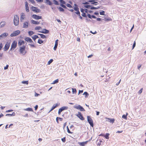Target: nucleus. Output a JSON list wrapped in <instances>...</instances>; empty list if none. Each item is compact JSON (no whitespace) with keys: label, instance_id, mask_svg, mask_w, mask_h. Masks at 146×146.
I'll return each instance as SVG.
<instances>
[{"label":"nucleus","instance_id":"28","mask_svg":"<svg viewBox=\"0 0 146 146\" xmlns=\"http://www.w3.org/2000/svg\"><path fill=\"white\" fill-rule=\"evenodd\" d=\"M110 134L108 133H106L105 135H104V136L107 139H109V137Z\"/></svg>","mask_w":146,"mask_h":146},{"label":"nucleus","instance_id":"61","mask_svg":"<svg viewBox=\"0 0 146 146\" xmlns=\"http://www.w3.org/2000/svg\"><path fill=\"white\" fill-rule=\"evenodd\" d=\"M22 116L24 117H27L28 116V115L27 113H26L25 115H22Z\"/></svg>","mask_w":146,"mask_h":146},{"label":"nucleus","instance_id":"54","mask_svg":"<svg viewBox=\"0 0 146 146\" xmlns=\"http://www.w3.org/2000/svg\"><path fill=\"white\" fill-rule=\"evenodd\" d=\"M66 5V6L68 7H69V8H72V6L71 5H70V4H68V3H67Z\"/></svg>","mask_w":146,"mask_h":146},{"label":"nucleus","instance_id":"12","mask_svg":"<svg viewBox=\"0 0 146 146\" xmlns=\"http://www.w3.org/2000/svg\"><path fill=\"white\" fill-rule=\"evenodd\" d=\"M58 39H57L55 41V45L54 46L53 49L55 51L57 48L58 45Z\"/></svg>","mask_w":146,"mask_h":146},{"label":"nucleus","instance_id":"34","mask_svg":"<svg viewBox=\"0 0 146 146\" xmlns=\"http://www.w3.org/2000/svg\"><path fill=\"white\" fill-rule=\"evenodd\" d=\"M52 1L54 2V3L55 5H59V3L58 1L56 0H53Z\"/></svg>","mask_w":146,"mask_h":146},{"label":"nucleus","instance_id":"59","mask_svg":"<svg viewBox=\"0 0 146 146\" xmlns=\"http://www.w3.org/2000/svg\"><path fill=\"white\" fill-rule=\"evenodd\" d=\"M87 15L88 17L90 19H91L92 18V15H91L90 14H88Z\"/></svg>","mask_w":146,"mask_h":146},{"label":"nucleus","instance_id":"43","mask_svg":"<svg viewBox=\"0 0 146 146\" xmlns=\"http://www.w3.org/2000/svg\"><path fill=\"white\" fill-rule=\"evenodd\" d=\"M28 33L30 36H31L34 34V32L33 31H29L28 32Z\"/></svg>","mask_w":146,"mask_h":146},{"label":"nucleus","instance_id":"4","mask_svg":"<svg viewBox=\"0 0 146 146\" xmlns=\"http://www.w3.org/2000/svg\"><path fill=\"white\" fill-rule=\"evenodd\" d=\"M20 33V31L19 30H17L14 31L10 35V36L11 37L19 35Z\"/></svg>","mask_w":146,"mask_h":146},{"label":"nucleus","instance_id":"25","mask_svg":"<svg viewBox=\"0 0 146 146\" xmlns=\"http://www.w3.org/2000/svg\"><path fill=\"white\" fill-rule=\"evenodd\" d=\"M38 35H40V37L43 39L46 38V37L44 35L41 34H38Z\"/></svg>","mask_w":146,"mask_h":146},{"label":"nucleus","instance_id":"1","mask_svg":"<svg viewBox=\"0 0 146 146\" xmlns=\"http://www.w3.org/2000/svg\"><path fill=\"white\" fill-rule=\"evenodd\" d=\"M19 52L20 54L25 55L27 52L25 51V46L23 45L22 47L19 48Z\"/></svg>","mask_w":146,"mask_h":146},{"label":"nucleus","instance_id":"24","mask_svg":"<svg viewBox=\"0 0 146 146\" xmlns=\"http://www.w3.org/2000/svg\"><path fill=\"white\" fill-rule=\"evenodd\" d=\"M103 141L102 140L100 139H98L97 141V145L99 146L101 144V142Z\"/></svg>","mask_w":146,"mask_h":146},{"label":"nucleus","instance_id":"22","mask_svg":"<svg viewBox=\"0 0 146 146\" xmlns=\"http://www.w3.org/2000/svg\"><path fill=\"white\" fill-rule=\"evenodd\" d=\"M15 113L14 112H13L12 114H7L6 115V116H15Z\"/></svg>","mask_w":146,"mask_h":146},{"label":"nucleus","instance_id":"5","mask_svg":"<svg viewBox=\"0 0 146 146\" xmlns=\"http://www.w3.org/2000/svg\"><path fill=\"white\" fill-rule=\"evenodd\" d=\"M68 109V107L67 106H63L59 109L58 111V114H60L61 112L63 111L66 110Z\"/></svg>","mask_w":146,"mask_h":146},{"label":"nucleus","instance_id":"42","mask_svg":"<svg viewBox=\"0 0 146 146\" xmlns=\"http://www.w3.org/2000/svg\"><path fill=\"white\" fill-rule=\"evenodd\" d=\"M60 1L61 4H66V2L63 0H59Z\"/></svg>","mask_w":146,"mask_h":146},{"label":"nucleus","instance_id":"30","mask_svg":"<svg viewBox=\"0 0 146 146\" xmlns=\"http://www.w3.org/2000/svg\"><path fill=\"white\" fill-rule=\"evenodd\" d=\"M38 38V36L37 35H35L33 36L32 37V38L34 41H35L36 39Z\"/></svg>","mask_w":146,"mask_h":146},{"label":"nucleus","instance_id":"3","mask_svg":"<svg viewBox=\"0 0 146 146\" xmlns=\"http://www.w3.org/2000/svg\"><path fill=\"white\" fill-rule=\"evenodd\" d=\"M87 121L89 124H90L91 126L93 127L94 124L93 121L91 117V116H87Z\"/></svg>","mask_w":146,"mask_h":146},{"label":"nucleus","instance_id":"7","mask_svg":"<svg viewBox=\"0 0 146 146\" xmlns=\"http://www.w3.org/2000/svg\"><path fill=\"white\" fill-rule=\"evenodd\" d=\"M32 17L35 19L38 20L41 19L42 18L41 16H39L36 15H32Z\"/></svg>","mask_w":146,"mask_h":146},{"label":"nucleus","instance_id":"29","mask_svg":"<svg viewBox=\"0 0 146 146\" xmlns=\"http://www.w3.org/2000/svg\"><path fill=\"white\" fill-rule=\"evenodd\" d=\"M33 11L36 13H38L40 12V10L38 8L36 7V9L35 10H33Z\"/></svg>","mask_w":146,"mask_h":146},{"label":"nucleus","instance_id":"38","mask_svg":"<svg viewBox=\"0 0 146 146\" xmlns=\"http://www.w3.org/2000/svg\"><path fill=\"white\" fill-rule=\"evenodd\" d=\"M127 114L126 115H125V114H124L122 116V117L125 119H127Z\"/></svg>","mask_w":146,"mask_h":146},{"label":"nucleus","instance_id":"57","mask_svg":"<svg viewBox=\"0 0 146 146\" xmlns=\"http://www.w3.org/2000/svg\"><path fill=\"white\" fill-rule=\"evenodd\" d=\"M26 10L27 12H29V7H25Z\"/></svg>","mask_w":146,"mask_h":146},{"label":"nucleus","instance_id":"6","mask_svg":"<svg viewBox=\"0 0 146 146\" xmlns=\"http://www.w3.org/2000/svg\"><path fill=\"white\" fill-rule=\"evenodd\" d=\"M79 119L82 120H83L84 119V118L82 115L80 111H78V114L76 115Z\"/></svg>","mask_w":146,"mask_h":146},{"label":"nucleus","instance_id":"20","mask_svg":"<svg viewBox=\"0 0 146 146\" xmlns=\"http://www.w3.org/2000/svg\"><path fill=\"white\" fill-rule=\"evenodd\" d=\"M24 41L23 40L20 39L19 41L18 44L20 46L21 45L23 44H24Z\"/></svg>","mask_w":146,"mask_h":146},{"label":"nucleus","instance_id":"19","mask_svg":"<svg viewBox=\"0 0 146 146\" xmlns=\"http://www.w3.org/2000/svg\"><path fill=\"white\" fill-rule=\"evenodd\" d=\"M88 2L89 3H92V4H94L95 5H96L97 4H96L98 3L97 2L95 1L94 0H89Z\"/></svg>","mask_w":146,"mask_h":146},{"label":"nucleus","instance_id":"51","mask_svg":"<svg viewBox=\"0 0 146 146\" xmlns=\"http://www.w3.org/2000/svg\"><path fill=\"white\" fill-rule=\"evenodd\" d=\"M61 140L62 141L64 142V143L66 141V137H64L62 138L61 139Z\"/></svg>","mask_w":146,"mask_h":146},{"label":"nucleus","instance_id":"49","mask_svg":"<svg viewBox=\"0 0 146 146\" xmlns=\"http://www.w3.org/2000/svg\"><path fill=\"white\" fill-rule=\"evenodd\" d=\"M82 15L84 17H86V18L87 17L86 14V13H85L84 12L83 13H82Z\"/></svg>","mask_w":146,"mask_h":146},{"label":"nucleus","instance_id":"64","mask_svg":"<svg viewBox=\"0 0 146 146\" xmlns=\"http://www.w3.org/2000/svg\"><path fill=\"white\" fill-rule=\"evenodd\" d=\"M31 9H32V11H33V10H35V9H36V7H35L32 6L31 7Z\"/></svg>","mask_w":146,"mask_h":146},{"label":"nucleus","instance_id":"32","mask_svg":"<svg viewBox=\"0 0 146 146\" xmlns=\"http://www.w3.org/2000/svg\"><path fill=\"white\" fill-rule=\"evenodd\" d=\"M79 107H80L79 110H80L81 111H85V109L83 108V107L81 106H79Z\"/></svg>","mask_w":146,"mask_h":146},{"label":"nucleus","instance_id":"48","mask_svg":"<svg viewBox=\"0 0 146 146\" xmlns=\"http://www.w3.org/2000/svg\"><path fill=\"white\" fill-rule=\"evenodd\" d=\"M66 128H67V131L68 133H72V132L70 131L68 126H67L66 127Z\"/></svg>","mask_w":146,"mask_h":146},{"label":"nucleus","instance_id":"44","mask_svg":"<svg viewBox=\"0 0 146 146\" xmlns=\"http://www.w3.org/2000/svg\"><path fill=\"white\" fill-rule=\"evenodd\" d=\"M43 42V41H42V40H41L40 39H38V43L39 44H41Z\"/></svg>","mask_w":146,"mask_h":146},{"label":"nucleus","instance_id":"41","mask_svg":"<svg viewBox=\"0 0 146 146\" xmlns=\"http://www.w3.org/2000/svg\"><path fill=\"white\" fill-rule=\"evenodd\" d=\"M53 61V59H50L48 62L47 64L49 65Z\"/></svg>","mask_w":146,"mask_h":146},{"label":"nucleus","instance_id":"31","mask_svg":"<svg viewBox=\"0 0 146 146\" xmlns=\"http://www.w3.org/2000/svg\"><path fill=\"white\" fill-rule=\"evenodd\" d=\"M57 8L59 9L60 11L64 12V9L61 7H57Z\"/></svg>","mask_w":146,"mask_h":146},{"label":"nucleus","instance_id":"15","mask_svg":"<svg viewBox=\"0 0 146 146\" xmlns=\"http://www.w3.org/2000/svg\"><path fill=\"white\" fill-rule=\"evenodd\" d=\"M39 32L44 34H47L49 33V31L46 29H44L42 31H39Z\"/></svg>","mask_w":146,"mask_h":146},{"label":"nucleus","instance_id":"21","mask_svg":"<svg viewBox=\"0 0 146 146\" xmlns=\"http://www.w3.org/2000/svg\"><path fill=\"white\" fill-rule=\"evenodd\" d=\"M31 23H32L33 24H35L36 25H38L40 24V22L37 21H36L34 20H32L31 21Z\"/></svg>","mask_w":146,"mask_h":146},{"label":"nucleus","instance_id":"39","mask_svg":"<svg viewBox=\"0 0 146 146\" xmlns=\"http://www.w3.org/2000/svg\"><path fill=\"white\" fill-rule=\"evenodd\" d=\"M100 14L101 15H104L105 11H104L102 10L100 12Z\"/></svg>","mask_w":146,"mask_h":146},{"label":"nucleus","instance_id":"60","mask_svg":"<svg viewBox=\"0 0 146 146\" xmlns=\"http://www.w3.org/2000/svg\"><path fill=\"white\" fill-rule=\"evenodd\" d=\"M32 4H34L35 3L34 0H29Z\"/></svg>","mask_w":146,"mask_h":146},{"label":"nucleus","instance_id":"56","mask_svg":"<svg viewBox=\"0 0 146 146\" xmlns=\"http://www.w3.org/2000/svg\"><path fill=\"white\" fill-rule=\"evenodd\" d=\"M135 45H136V42H135V41L134 42L133 44L132 49H133L134 48L135 46Z\"/></svg>","mask_w":146,"mask_h":146},{"label":"nucleus","instance_id":"18","mask_svg":"<svg viewBox=\"0 0 146 146\" xmlns=\"http://www.w3.org/2000/svg\"><path fill=\"white\" fill-rule=\"evenodd\" d=\"M6 24V23L5 21H2L0 24V28L3 27Z\"/></svg>","mask_w":146,"mask_h":146},{"label":"nucleus","instance_id":"52","mask_svg":"<svg viewBox=\"0 0 146 146\" xmlns=\"http://www.w3.org/2000/svg\"><path fill=\"white\" fill-rule=\"evenodd\" d=\"M75 13L78 16L79 15H80V13L79 10L76 11V12H75Z\"/></svg>","mask_w":146,"mask_h":146},{"label":"nucleus","instance_id":"23","mask_svg":"<svg viewBox=\"0 0 146 146\" xmlns=\"http://www.w3.org/2000/svg\"><path fill=\"white\" fill-rule=\"evenodd\" d=\"M60 105V103H57L56 104H54L52 107V109L53 110L55 108H56L57 106Z\"/></svg>","mask_w":146,"mask_h":146},{"label":"nucleus","instance_id":"16","mask_svg":"<svg viewBox=\"0 0 146 146\" xmlns=\"http://www.w3.org/2000/svg\"><path fill=\"white\" fill-rule=\"evenodd\" d=\"M28 27V22L27 21H26L24 22L23 23V28H26Z\"/></svg>","mask_w":146,"mask_h":146},{"label":"nucleus","instance_id":"47","mask_svg":"<svg viewBox=\"0 0 146 146\" xmlns=\"http://www.w3.org/2000/svg\"><path fill=\"white\" fill-rule=\"evenodd\" d=\"M72 92L73 94L76 93V90L75 88H72Z\"/></svg>","mask_w":146,"mask_h":146},{"label":"nucleus","instance_id":"50","mask_svg":"<svg viewBox=\"0 0 146 146\" xmlns=\"http://www.w3.org/2000/svg\"><path fill=\"white\" fill-rule=\"evenodd\" d=\"M60 5L61 7H63L64 8H65V9L67 8V7H66V6L65 5H64V4H60Z\"/></svg>","mask_w":146,"mask_h":146},{"label":"nucleus","instance_id":"26","mask_svg":"<svg viewBox=\"0 0 146 146\" xmlns=\"http://www.w3.org/2000/svg\"><path fill=\"white\" fill-rule=\"evenodd\" d=\"M24 110L25 111H33V110L32 108H28L26 109H24Z\"/></svg>","mask_w":146,"mask_h":146},{"label":"nucleus","instance_id":"58","mask_svg":"<svg viewBox=\"0 0 146 146\" xmlns=\"http://www.w3.org/2000/svg\"><path fill=\"white\" fill-rule=\"evenodd\" d=\"M9 66L8 65H7L6 66L4 67V69L5 70L7 69L8 67H9Z\"/></svg>","mask_w":146,"mask_h":146},{"label":"nucleus","instance_id":"35","mask_svg":"<svg viewBox=\"0 0 146 146\" xmlns=\"http://www.w3.org/2000/svg\"><path fill=\"white\" fill-rule=\"evenodd\" d=\"M22 83L26 84H28L29 83L28 81H23L22 82Z\"/></svg>","mask_w":146,"mask_h":146},{"label":"nucleus","instance_id":"14","mask_svg":"<svg viewBox=\"0 0 146 146\" xmlns=\"http://www.w3.org/2000/svg\"><path fill=\"white\" fill-rule=\"evenodd\" d=\"M25 40L26 41L30 43H32L33 42V41L31 39V38L29 37L25 38Z\"/></svg>","mask_w":146,"mask_h":146},{"label":"nucleus","instance_id":"27","mask_svg":"<svg viewBox=\"0 0 146 146\" xmlns=\"http://www.w3.org/2000/svg\"><path fill=\"white\" fill-rule=\"evenodd\" d=\"M100 8V7L99 6L97 7H92L91 6V7L90 8V9L91 10H94V9H97Z\"/></svg>","mask_w":146,"mask_h":146},{"label":"nucleus","instance_id":"45","mask_svg":"<svg viewBox=\"0 0 146 146\" xmlns=\"http://www.w3.org/2000/svg\"><path fill=\"white\" fill-rule=\"evenodd\" d=\"M79 106H80V105H78L76 106H74V108H76L77 109H79V108H80V107H79Z\"/></svg>","mask_w":146,"mask_h":146},{"label":"nucleus","instance_id":"53","mask_svg":"<svg viewBox=\"0 0 146 146\" xmlns=\"http://www.w3.org/2000/svg\"><path fill=\"white\" fill-rule=\"evenodd\" d=\"M74 10L76 11L79 10V9L78 7H74Z\"/></svg>","mask_w":146,"mask_h":146},{"label":"nucleus","instance_id":"40","mask_svg":"<svg viewBox=\"0 0 146 146\" xmlns=\"http://www.w3.org/2000/svg\"><path fill=\"white\" fill-rule=\"evenodd\" d=\"M91 5H84V7L86 8L90 9V8L91 7Z\"/></svg>","mask_w":146,"mask_h":146},{"label":"nucleus","instance_id":"13","mask_svg":"<svg viewBox=\"0 0 146 146\" xmlns=\"http://www.w3.org/2000/svg\"><path fill=\"white\" fill-rule=\"evenodd\" d=\"M88 141H86L85 142H78V143L80 146H84L86 144H87Z\"/></svg>","mask_w":146,"mask_h":146},{"label":"nucleus","instance_id":"55","mask_svg":"<svg viewBox=\"0 0 146 146\" xmlns=\"http://www.w3.org/2000/svg\"><path fill=\"white\" fill-rule=\"evenodd\" d=\"M143 88H141V89H140V90L138 92V94H140L142 92V90H143Z\"/></svg>","mask_w":146,"mask_h":146},{"label":"nucleus","instance_id":"46","mask_svg":"<svg viewBox=\"0 0 146 146\" xmlns=\"http://www.w3.org/2000/svg\"><path fill=\"white\" fill-rule=\"evenodd\" d=\"M41 29V27L40 26L36 27L35 28V30H38Z\"/></svg>","mask_w":146,"mask_h":146},{"label":"nucleus","instance_id":"2","mask_svg":"<svg viewBox=\"0 0 146 146\" xmlns=\"http://www.w3.org/2000/svg\"><path fill=\"white\" fill-rule=\"evenodd\" d=\"M14 24L15 26L19 24V18L17 15H15L14 18Z\"/></svg>","mask_w":146,"mask_h":146},{"label":"nucleus","instance_id":"11","mask_svg":"<svg viewBox=\"0 0 146 146\" xmlns=\"http://www.w3.org/2000/svg\"><path fill=\"white\" fill-rule=\"evenodd\" d=\"M106 119H107V121L111 123H113L115 121V119L114 118H109L106 117Z\"/></svg>","mask_w":146,"mask_h":146},{"label":"nucleus","instance_id":"10","mask_svg":"<svg viewBox=\"0 0 146 146\" xmlns=\"http://www.w3.org/2000/svg\"><path fill=\"white\" fill-rule=\"evenodd\" d=\"M8 35V34L6 33H3L2 34L0 35V39H1L2 38L6 37V36H7Z\"/></svg>","mask_w":146,"mask_h":146},{"label":"nucleus","instance_id":"8","mask_svg":"<svg viewBox=\"0 0 146 146\" xmlns=\"http://www.w3.org/2000/svg\"><path fill=\"white\" fill-rule=\"evenodd\" d=\"M17 43V42L15 41H13L12 43L11 47V48H13V50L16 47Z\"/></svg>","mask_w":146,"mask_h":146},{"label":"nucleus","instance_id":"9","mask_svg":"<svg viewBox=\"0 0 146 146\" xmlns=\"http://www.w3.org/2000/svg\"><path fill=\"white\" fill-rule=\"evenodd\" d=\"M10 46V44H9L6 43L4 47V51H6L7 50L9 49Z\"/></svg>","mask_w":146,"mask_h":146},{"label":"nucleus","instance_id":"33","mask_svg":"<svg viewBox=\"0 0 146 146\" xmlns=\"http://www.w3.org/2000/svg\"><path fill=\"white\" fill-rule=\"evenodd\" d=\"M83 95H85V97H87L89 95L88 93L86 92H84L83 94Z\"/></svg>","mask_w":146,"mask_h":146},{"label":"nucleus","instance_id":"62","mask_svg":"<svg viewBox=\"0 0 146 146\" xmlns=\"http://www.w3.org/2000/svg\"><path fill=\"white\" fill-rule=\"evenodd\" d=\"M13 111V110H7L6 111V112H10Z\"/></svg>","mask_w":146,"mask_h":146},{"label":"nucleus","instance_id":"36","mask_svg":"<svg viewBox=\"0 0 146 146\" xmlns=\"http://www.w3.org/2000/svg\"><path fill=\"white\" fill-rule=\"evenodd\" d=\"M58 81H59L58 79H57L56 80H55L53 82V83H52V84H54L57 83H58Z\"/></svg>","mask_w":146,"mask_h":146},{"label":"nucleus","instance_id":"37","mask_svg":"<svg viewBox=\"0 0 146 146\" xmlns=\"http://www.w3.org/2000/svg\"><path fill=\"white\" fill-rule=\"evenodd\" d=\"M105 20L106 21H111V19H110V18L108 17L107 18H105Z\"/></svg>","mask_w":146,"mask_h":146},{"label":"nucleus","instance_id":"63","mask_svg":"<svg viewBox=\"0 0 146 146\" xmlns=\"http://www.w3.org/2000/svg\"><path fill=\"white\" fill-rule=\"evenodd\" d=\"M25 7H29L28 3L27 1H26L25 2Z\"/></svg>","mask_w":146,"mask_h":146},{"label":"nucleus","instance_id":"17","mask_svg":"<svg viewBox=\"0 0 146 146\" xmlns=\"http://www.w3.org/2000/svg\"><path fill=\"white\" fill-rule=\"evenodd\" d=\"M44 3L47 4L48 5H51L52 4V3L49 0H45Z\"/></svg>","mask_w":146,"mask_h":146}]
</instances>
